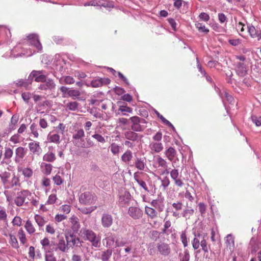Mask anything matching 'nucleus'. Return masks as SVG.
Returning a JSON list of instances; mask_svg holds the SVG:
<instances>
[{"mask_svg": "<svg viewBox=\"0 0 261 261\" xmlns=\"http://www.w3.org/2000/svg\"><path fill=\"white\" fill-rule=\"evenodd\" d=\"M82 238L84 240L88 241L94 247H99L100 244V237L97 236L93 230L83 228L80 231Z\"/></svg>", "mask_w": 261, "mask_h": 261, "instance_id": "f257e3e1", "label": "nucleus"}, {"mask_svg": "<svg viewBox=\"0 0 261 261\" xmlns=\"http://www.w3.org/2000/svg\"><path fill=\"white\" fill-rule=\"evenodd\" d=\"M194 238L192 241V247L194 250L198 249L200 246L205 253L208 252V248L206 242L207 234L205 233H194Z\"/></svg>", "mask_w": 261, "mask_h": 261, "instance_id": "f03ea898", "label": "nucleus"}, {"mask_svg": "<svg viewBox=\"0 0 261 261\" xmlns=\"http://www.w3.org/2000/svg\"><path fill=\"white\" fill-rule=\"evenodd\" d=\"M97 200L96 195L91 192L86 191L81 194L79 201L85 205H90L95 203Z\"/></svg>", "mask_w": 261, "mask_h": 261, "instance_id": "7ed1b4c3", "label": "nucleus"}, {"mask_svg": "<svg viewBox=\"0 0 261 261\" xmlns=\"http://www.w3.org/2000/svg\"><path fill=\"white\" fill-rule=\"evenodd\" d=\"M131 121L133 124L132 128L133 130L136 132L142 131L146 127V121L143 119L140 118L137 116H133L130 118Z\"/></svg>", "mask_w": 261, "mask_h": 261, "instance_id": "20e7f679", "label": "nucleus"}, {"mask_svg": "<svg viewBox=\"0 0 261 261\" xmlns=\"http://www.w3.org/2000/svg\"><path fill=\"white\" fill-rule=\"evenodd\" d=\"M54 251H60L63 253L67 252L68 250L67 244L63 237L58 236V240L54 244Z\"/></svg>", "mask_w": 261, "mask_h": 261, "instance_id": "39448f33", "label": "nucleus"}, {"mask_svg": "<svg viewBox=\"0 0 261 261\" xmlns=\"http://www.w3.org/2000/svg\"><path fill=\"white\" fill-rule=\"evenodd\" d=\"M65 239L67 244L68 249L74 246H80L82 245L80 239L76 237L74 234L70 233L65 235Z\"/></svg>", "mask_w": 261, "mask_h": 261, "instance_id": "423d86ee", "label": "nucleus"}, {"mask_svg": "<svg viewBox=\"0 0 261 261\" xmlns=\"http://www.w3.org/2000/svg\"><path fill=\"white\" fill-rule=\"evenodd\" d=\"M31 195V193L28 190H23L17 193V195L14 199L15 204L18 206H22L25 202L26 197Z\"/></svg>", "mask_w": 261, "mask_h": 261, "instance_id": "0eeeda50", "label": "nucleus"}, {"mask_svg": "<svg viewBox=\"0 0 261 261\" xmlns=\"http://www.w3.org/2000/svg\"><path fill=\"white\" fill-rule=\"evenodd\" d=\"M40 244L42 246V249L44 252H49L54 251V242H51L48 238L45 237L43 239L40 240Z\"/></svg>", "mask_w": 261, "mask_h": 261, "instance_id": "6e6552de", "label": "nucleus"}, {"mask_svg": "<svg viewBox=\"0 0 261 261\" xmlns=\"http://www.w3.org/2000/svg\"><path fill=\"white\" fill-rule=\"evenodd\" d=\"M27 152V149L22 147H18L15 150V162L19 163L22 161Z\"/></svg>", "mask_w": 261, "mask_h": 261, "instance_id": "1a4fd4ad", "label": "nucleus"}, {"mask_svg": "<svg viewBox=\"0 0 261 261\" xmlns=\"http://www.w3.org/2000/svg\"><path fill=\"white\" fill-rule=\"evenodd\" d=\"M29 43L34 46L38 50H41L42 48V45L40 42L38 37L36 34H30L28 36Z\"/></svg>", "mask_w": 261, "mask_h": 261, "instance_id": "9d476101", "label": "nucleus"}, {"mask_svg": "<svg viewBox=\"0 0 261 261\" xmlns=\"http://www.w3.org/2000/svg\"><path fill=\"white\" fill-rule=\"evenodd\" d=\"M154 164L156 165V167L158 168H163L165 169L164 173L167 174L169 173V169L167 168V161L161 158L160 156L158 155L154 160Z\"/></svg>", "mask_w": 261, "mask_h": 261, "instance_id": "9b49d317", "label": "nucleus"}, {"mask_svg": "<svg viewBox=\"0 0 261 261\" xmlns=\"http://www.w3.org/2000/svg\"><path fill=\"white\" fill-rule=\"evenodd\" d=\"M32 120L28 116L24 117L21 120L19 128L17 130L18 134H22L27 129V127L31 123Z\"/></svg>", "mask_w": 261, "mask_h": 261, "instance_id": "f8f14e48", "label": "nucleus"}, {"mask_svg": "<svg viewBox=\"0 0 261 261\" xmlns=\"http://www.w3.org/2000/svg\"><path fill=\"white\" fill-rule=\"evenodd\" d=\"M157 248L160 253L165 256L169 255L171 252L170 247L167 244L164 243L158 244Z\"/></svg>", "mask_w": 261, "mask_h": 261, "instance_id": "ddd939ff", "label": "nucleus"}, {"mask_svg": "<svg viewBox=\"0 0 261 261\" xmlns=\"http://www.w3.org/2000/svg\"><path fill=\"white\" fill-rule=\"evenodd\" d=\"M128 213L133 219H138L142 216V211L137 207L132 206L128 209Z\"/></svg>", "mask_w": 261, "mask_h": 261, "instance_id": "4468645a", "label": "nucleus"}, {"mask_svg": "<svg viewBox=\"0 0 261 261\" xmlns=\"http://www.w3.org/2000/svg\"><path fill=\"white\" fill-rule=\"evenodd\" d=\"M29 148L34 154L39 155L42 152V149L38 142H32L29 143Z\"/></svg>", "mask_w": 261, "mask_h": 261, "instance_id": "2eb2a0df", "label": "nucleus"}, {"mask_svg": "<svg viewBox=\"0 0 261 261\" xmlns=\"http://www.w3.org/2000/svg\"><path fill=\"white\" fill-rule=\"evenodd\" d=\"M112 216L108 214H104L101 217V224L105 228L110 227L113 223Z\"/></svg>", "mask_w": 261, "mask_h": 261, "instance_id": "dca6fc26", "label": "nucleus"}, {"mask_svg": "<svg viewBox=\"0 0 261 261\" xmlns=\"http://www.w3.org/2000/svg\"><path fill=\"white\" fill-rule=\"evenodd\" d=\"M149 147L152 153H159L163 149V145L161 142L152 141L150 142Z\"/></svg>", "mask_w": 261, "mask_h": 261, "instance_id": "f3484780", "label": "nucleus"}, {"mask_svg": "<svg viewBox=\"0 0 261 261\" xmlns=\"http://www.w3.org/2000/svg\"><path fill=\"white\" fill-rule=\"evenodd\" d=\"M56 84L51 79L46 80L45 82L41 84L39 89L42 90H52L55 88Z\"/></svg>", "mask_w": 261, "mask_h": 261, "instance_id": "a211bd4d", "label": "nucleus"}, {"mask_svg": "<svg viewBox=\"0 0 261 261\" xmlns=\"http://www.w3.org/2000/svg\"><path fill=\"white\" fill-rule=\"evenodd\" d=\"M236 70L238 74L241 76L246 75L247 71L246 65L244 63L240 62L236 63Z\"/></svg>", "mask_w": 261, "mask_h": 261, "instance_id": "6ab92c4d", "label": "nucleus"}, {"mask_svg": "<svg viewBox=\"0 0 261 261\" xmlns=\"http://www.w3.org/2000/svg\"><path fill=\"white\" fill-rule=\"evenodd\" d=\"M234 237L231 234H228L225 238V243L227 249H229L230 252L233 251L234 248Z\"/></svg>", "mask_w": 261, "mask_h": 261, "instance_id": "aec40b11", "label": "nucleus"}, {"mask_svg": "<svg viewBox=\"0 0 261 261\" xmlns=\"http://www.w3.org/2000/svg\"><path fill=\"white\" fill-rule=\"evenodd\" d=\"M116 237L114 234L110 232L108 233L105 238L106 246L109 247H112L114 244L115 245L116 244Z\"/></svg>", "mask_w": 261, "mask_h": 261, "instance_id": "412c9836", "label": "nucleus"}, {"mask_svg": "<svg viewBox=\"0 0 261 261\" xmlns=\"http://www.w3.org/2000/svg\"><path fill=\"white\" fill-rule=\"evenodd\" d=\"M248 30L252 38H257L258 41L261 39L260 30H256L253 26H248Z\"/></svg>", "mask_w": 261, "mask_h": 261, "instance_id": "4be33fe9", "label": "nucleus"}, {"mask_svg": "<svg viewBox=\"0 0 261 261\" xmlns=\"http://www.w3.org/2000/svg\"><path fill=\"white\" fill-rule=\"evenodd\" d=\"M70 221L71 224V229L73 232H77L80 228L79 219L77 217L73 216L70 218Z\"/></svg>", "mask_w": 261, "mask_h": 261, "instance_id": "5701e85b", "label": "nucleus"}, {"mask_svg": "<svg viewBox=\"0 0 261 261\" xmlns=\"http://www.w3.org/2000/svg\"><path fill=\"white\" fill-rule=\"evenodd\" d=\"M16 86L18 87H24L26 89H29L30 86L32 84L31 80L28 79L24 80L20 79L15 82Z\"/></svg>", "mask_w": 261, "mask_h": 261, "instance_id": "b1692460", "label": "nucleus"}, {"mask_svg": "<svg viewBox=\"0 0 261 261\" xmlns=\"http://www.w3.org/2000/svg\"><path fill=\"white\" fill-rule=\"evenodd\" d=\"M113 250L111 249H108L106 250L102 251L100 253V259L101 261H109L112 254Z\"/></svg>", "mask_w": 261, "mask_h": 261, "instance_id": "393cba45", "label": "nucleus"}, {"mask_svg": "<svg viewBox=\"0 0 261 261\" xmlns=\"http://www.w3.org/2000/svg\"><path fill=\"white\" fill-rule=\"evenodd\" d=\"M18 171L19 172L21 171L24 177L28 179L31 178L33 174V170L29 167H18Z\"/></svg>", "mask_w": 261, "mask_h": 261, "instance_id": "a878e982", "label": "nucleus"}, {"mask_svg": "<svg viewBox=\"0 0 261 261\" xmlns=\"http://www.w3.org/2000/svg\"><path fill=\"white\" fill-rule=\"evenodd\" d=\"M165 155L166 157L170 161H173L174 158L176 154V151L172 147H170L165 150Z\"/></svg>", "mask_w": 261, "mask_h": 261, "instance_id": "bb28decb", "label": "nucleus"}, {"mask_svg": "<svg viewBox=\"0 0 261 261\" xmlns=\"http://www.w3.org/2000/svg\"><path fill=\"white\" fill-rule=\"evenodd\" d=\"M47 140L49 142L59 144L60 143V136L59 134L49 133L47 136Z\"/></svg>", "mask_w": 261, "mask_h": 261, "instance_id": "cd10ccee", "label": "nucleus"}, {"mask_svg": "<svg viewBox=\"0 0 261 261\" xmlns=\"http://www.w3.org/2000/svg\"><path fill=\"white\" fill-rule=\"evenodd\" d=\"M34 220L39 227L44 226L47 222L46 219L38 214L35 215Z\"/></svg>", "mask_w": 261, "mask_h": 261, "instance_id": "c85d7f7f", "label": "nucleus"}, {"mask_svg": "<svg viewBox=\"0 0 261 261\" xmlns=\"http://www.w3.org/2000/svg\"><path fill=\"white\" fill-rule=\"evenodd\" d=\"M135 164L138 169L143 170L146 165L145 158H137L135 160Z\"/></svg>", "mask_w": 261, "mask_h": 261, "instance_id": "c756f323", "label": "nucleus"}, {"mask_svg": "<svg viewBox=\"0 0 261 261\" xmlns=\"http://www.w3.org/2000/svg\"><path fill=\"white\" fill-rule=\"evenodd\" d=\"M24 228L26 229L27 232L30 234L34 233L36 231V229L34 225L33 224L32 222L29 220H28L25 222Z\"/></svg>", "mask_w": 261, "mask_h": 261, "instance_id": "7c9ffc66", "label": "nucleus"}, {"mask_svg": "<svg viewBox=\"0 0 261 261\" xmlns=\"http://www.w3.org/2000/svg\"><path fill=\"white\" fill-rule=\"evenodd\" d=\"M0 220L8 224V215L6 209L2 206H0Z\"/></svg>", "mask_w": 261, "mask_h": 261, "instance_id": "2f4dec72", "label": "nucleus"}, {"mask_svg": "<svg viewBox=\"0 0 261 261\" xmlns=\"http://www.w3.org/2000/svg\"><path fill=\"white\" fill-rule=\"evenodd\" d=\"M61 84H72L75 82L74 79L70 76H64L59 80Z\"/></svg>", "mask_w": 261, "mask_h": 261, "instance_id": "473e14b6", "label": "nucleus"}, {"mask_svg": "<svg viewBox=\"0 0 261 261\" xmlns=\"http://www.w3.org/2000/svg\"><path fill=\"white\" fill-rule=\"evenodd\" d=\"M133 153L129 150H127L121 156V159L124 163H128L132 160Z\"/></svg>", "mask_w": 261, "mask_h": 261, "instance_id": "72a5a7b5", "label": "nucleus"}, {"mask_svg": "<svg viewBox=\"0 0 261 261\" xmlns=\"http://www.w3.org/2000/svg\"><path fill=\"white\" fill-rule=\"evenodd\" d=\"M42 172L46 175H49L52 171L53 166L50 164L42 163L41 164Z\"/></svg>", "mask_w": 261, "mask_h": 261, "instance_id": "f704fd0d", "label": "nucleus"}, {"mask_svg": "<svg viewBox=\"0 0 261 261\" xmlns=\"http://www.w3.org/2000/svg\"><path fill=\"white\" fill-rule=\"evenodd\" d=\"M134 178L140 187L143 188L145 191H148V188L146 183L143 180L140 179L138 173L136 172L134 174Z\"/></svg>", "mask_w": 261, "mask_h": 261, "instance_id": "c9c22d12", "label": "nucleus"}, {"mask_svg": "<svg viewBox=\"0 0 261 261\" xmlns=\"http://www.w3.org/2000/svg\"><path fill=\"white\" fill-rule=\"evenodd\" d=\"M19 120V115H13L9 124V129L10 130H14L16 128Z\"/></svg>", "mask_w": 261, "mask_h": 261, "instance_id": "e433bc0d", "label": "nucleus"}, {"mask_svg": "<svg viewBox=\"0 0 261 261\" xmlns=\"http://www.w3.org/2000/svg\"><path fill=\"white\" fill-rule=\"evenodd\" d=\"M130 197V194L127 192H125L123 194L119 196V202L122 204L127 203L129 201Z\"/></svg>", "mask_w": 261, "mask_h": 261, "instance_id": "4c0bfd02", "label": "nucleus"}, {"mask_svg": "<svg viewBox=\"0 0 261 261\" xmlns=\"http://www.w3.org/2000/svg\"><path fill=\"white\" fill-rule=\"evenodd\" d=\"M9 237L10 239L9 243L12 247L15 249L19 248L18 242L15 236L12 233H10L9 234Z\"/></svg>", "mask_w": 261, "mask_h": 261, "instance_id": "58836bf2", "label": "nucleus"}, {"mask_svg": "<svg viewBox=\"0 0 261 261\" xmlns=\"http://www.w3.org/2000/svg\"><path fill=\"white\" fill-rule=\"evenodd\" d=\"M145 213L151 218H154L157 216V212L153 208L146 206L145 207Z\"/></svg>", "mask_w": 261, "mask_h": 261, "instance_id": "ea45409f", "label": "nucleus"}, {"mask_svg": "<svg viewBox=\"0 0 261 261\" xmlns=\"http://www.w3.org/2000/svg\"><path fill=\"white\" fill-rule=\"evenodd\" d=\"M56 158L55 153L51 152H47L43 157V160L44 161L48 162H53L56 160Z\"/></svg>", "mask_w": 261, "mask_h": 261, "instance_id": "a19ab883", "label": "nucleus"}, {"mask_svg": "<svg viewBox=\"0 0 261 261\" xmlns=\"http://www.w3.org/2000/svg\"><path fill=\"white\" fill-rule=\"evenodd\" d=\"M109 148L114 155H118L120 152L121 146L115 143H113L111 144Z\"/></svg>", "mask_w": 261, "mask_h": 261, "instance_id": "79ce46f5", "label": "nucleus"}, {"mask_svg": "<svg viewBox=\"0 0 261 261\" xmlns=\"http://www.w3.org/2000/svg\"><path fill=\"white\" fill-rule=\"evenodd\" d=\"M68 94L70 97H72L73 99L77 98L79 100H82V99L79 98V96L81 95V92L77 90L74 89H70L68 91Z\"/></svg>", "mask_w": 261, "mask_h": 261, "instance_id": "37998d69", "label": "nucleus"}, {"mask_svg": "<svg viewBox=\"0 0 261 261\" xmlns=\"http://www.w3.org/2000/svg\"><path fill=\"white\" fill-rule=\"evenodd\" d=\"M125 136L127 139L132 141L136 140L138 138V136L137 133L131 131L126 132L125 133Z\"/></svg>", "mask_w": 261, "mask_h": 261, "instance_id": "c03bdc74", "label": "nucleus"}, {"mask_svg": "<svg viewBox=\"0 0 261 261\" xmlns=\"http://www.w3.org/2000/svg\"><path fill=\"white\" fill-rule=\"evenodd\" d=\"M18 236L19 237L20 242L22 244H24L27 242V238H26L25 234L22 228H20V229H19L18 232Z\"/></svg>", "mask_w": 261, "mask_h": 261, "instance_id": "a18cd8bd", "label": "nucleus"}, {"mask_svg": "<svg viewBox=\"0 0 261 261\" xmlns=\"http://www.w3.org/2000/svg\"><path fill=\"white\" fill-rule=\"evenodd\" d=\"M194 212V210L192 208L185 209L182 213V216L187 219H189L190 216L193 215Z\"/></svg>", "mask_w": 261, "mask_h": 261, "instance_id": "49530a36", "label": "nucleus"}, {"mask_svg": "<svg viewBox=\"0 0 261 261\" xmlns=\"http://www.w3.org/2000/svg\"><path fill=\"white\" fill-rule=\"evenodd\" d=\"M251 119L256 126H259L261 125L260 115H251Z\"/></svg>", "mask_w": 261, "mask_h": 261, "instance_id": "de8ad7c7", "label": "nucleus"}, {"mask_svg": "<svg viewBox=\"0 0 261 261\" xmlns=\"http://www.w3.org/2000/svg\"><path fill=\"white\" fill-rule=\"evenodd\" d=\"M43 73V70H39V71L33 70V71H32L29 76V79L31 80V83H32L33 78L35 77V79H36V77H38L41 74H42Z\"/></svg>", "mask_w": 261, "mask_h": 261, "instance_id": "09e8293b", "label": "nucleus"}, {"mask_svg": "<svg viewBox=\"0 0 261 261\" xmlns=\"http://www.w3.org/2000/svg\"><path fill=\"white\" fill-rule=\"evenodd\" d=\"M57 200V197L56 194H50L46 202V204H53L55 203Z\"/></svg>", "mask_w": 261, "mask_h": 261, "instance_id": "8fccbe9b", "label": "nucleus"}, {"mask_svg": "<svg viewBox=\"0 0 261 261\" xmlns=\"http://www.w3.org/2000/svg\"><path fill=\"white\" fill-rule=\"evenodd\" d=\"M30 129L31 134L33 135L34 137L36 138L39 137L38 128L36 124L34 123L31 125Z\"/></svg>", "mask_w": 261, "mask_h": 261, "instance_id": "3c124183", "label": "nucleus"}, {"mask_svg": "<svg viewBox=\"0 0 261 261\" xmlns=\"http://www.w3.org/2000/svg\"><path fill=\"white\" fill-rule=\"evenodd\" d=\"M45 261H57L56 257L53 253V252H45Z\"/></svg>", "mask_w": 261, "mask_h": 261, "instance_id": "603ef678", "label": "nucleus"}, {"mask_svg": "<svg viewBox=\"0 0 261 261\" xmlns=\"http://www.w3.org/2000/svg\"><path fill=\"white\" fill-rule=\"evenodd\" d=\"M224 97L226 100L231 105H234L236 101L234 98L227 92H224Z\"/></svg>", "mask_w": 261, "mask_h": 261, "instance_id": "864d4df0", "label": "nucleus"}, {"mask_svg": "<svg viewBox=\"0 0 261 261\" xmlns=\"http://www.w3.org/2000/svg\"><path fill=\"white\" fill-rule=\"evenodd\" d=\"M53 180L54 182V184L57 186H60L63 183L64 180L61 177L57 174L55 176L53 177Z\"/></svg>", "mask_w": 261, "mask_h": 261, "instance_id": "5fc2aeb1", "label": "nucleus"}, {"mask_svg": "<svg viewBox=\"0 0 261 261\" xmlns=\"http://www.w3.org/2000/svg\"><path fill=\"white\" fill-rule=\"evenodd\" d=\"M96 208V206H91L88 208L83 207L79 208L80 211L84 214H88L94 211Z\"/></svg>", "mask_w": 261, "mask_h": 261, "instance_id": "6e6d98bb", "label": "nucleus"}, {"mask_svg": "<svg viewBox=\"0 0 261 261\" xmlns=\"http://www.w3.org/2000/svg\"><path fill=\"white\" fill-rule=\"evenodd\" d=\"M22 219L19 216H15L12 220V223L14 226H20L22 224Z\"/></svg>", "mask_w": 261, "mask_h": 261, "instance_id": "4d7b16f0", "label": "nucleus"}, {"mask_svg": "<svg viewBox=\"0 0 261 261\" xmlns=\"http://www.w3.org/2000/svg\"><path fill=\"white\" fill-rule=\"evenodd\" d=\"M13 151L10 148H5L4 158L5 159H10L13 155Z\"/></svg>", "mask_w": 261, "mask_h": 261, "instance_id": "13d9d810", "label": "nucleus"}, {"mask_svg": "<svg viewBox=\"0 0 261 261\" xmlns=\"http://www.w3.org/2000/svg\"><path fill=\"white\" fill-rule=\"evenodd\" d=\"M161 185L164 188V189H166L169 185L170 181L169 178L167 176L164 177L161 180Z\"/></svg>", "mask_w": 261, "mask_h": 261, "instance_id": "bf43d9fd", "label": "nucleus"}, {"mask_svg": "<svg viewBox=\"0 0 261 261\" xmlns=\"http://www.w3.org/2000/svg\"><path fill=\"white\" fill-rule=\"evenodd\" d=\"M172 206L175 211H179L182 209V203L181 202L177 201L176 202L173 203Z\"/></svg>", "mask_w": 261, "mask_h": 261, "instance_id": "052dcab7", "label": "nucleus"}, {"mask_svg": "<svg viewBox=\"0 0 261 261\" xmlns=\"http://www.w3.org/2000/svg\"><path fill=\"white\" fill-rule=\"evenodd\" d=\"M180 240L185 247L188 246V241L185 231H182L180 234Z\"/></svg>", "mask_w": 261, "mask_h": 261, "instance_id": "680f3d73", "label": "nucleus"}, {"mask_svg": "<svg viewBox=\"0 0 261 261\" xmlns=\"http://www.w3.org/2000/svg\"><path fill=\"white\" fill-rule=\"evenodd\" d=\"M46 232L50 234H54L55 233V229L53 224H47L45 228Z\"/></svg>", "mask_w": 261, "mask_h": 261, "instance_id": "e2e57ef3", "label": "nucleus"}, {"mask_svg": "<svg viewBox=\"0 0 261 261\" xmlns=\"http://www.w3.org/2000/svg\"><path fill=\"white\" fill-rule=\"evenodd\" d=\"M169 173L170 174V176L173 180L176 179V178H177L179 176V172L177 169H174L171 171L169 170Z\"/></svg>", "mask_w": 261, "mask_h": 261, "instance_id": "0e129e2a", "label": "nucleus"}, {"mask_svg": "<svg viewBox=\"0 0 261 261\" xmlns=\"http://www.w3.org/2000/svg\"><path fill=\"white\" fill-rule=\"evenodd\" d=\"M78 106V103L76 101L71 102L67 105L68 109L72 111L75 110Z\"/></svg>", "mask_w": 261, "mask_h": 261, "instance_id": "69168bd1", "label": "nucleus"}, {"mask_svg": "<svg viewBox=\"0 0 261 261\" xmlns=\"http://www.w3.org/2000/svg\"><path fill=\"white\" fill-rule=\"evenodd\" d=\"M60 210L66 214H67L70 212V206L67 204L63 205L60 207Z\"/></svg>", "mask_w": 261, "mask_h": 261, "instance_id": "338daca9", "label": "nucleus"}, {"mask_svg": "<svg viewBox=\"0 0 261 261\" xmlns=\"http://www.w3.org/2000/svg\"><path fill=\"white\" fill-rule=\"evenodd\" d=\"M84 136V132L83 129L79 130L77 133L73 136V139H79Z\"/></svg>", "mask_w": 261, "mask_h": 261, "instance_id": "774afa93", "label": "nucleus"}]
</instances>
